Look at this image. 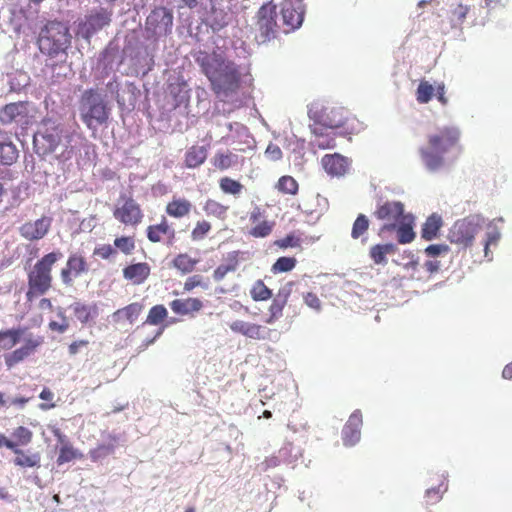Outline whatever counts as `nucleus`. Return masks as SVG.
I'll list each match as a JSON object with an SVG mask.
<instances>
[{"label":"nucleus","instance_id":"1","mask_svg":"<svg viewBox=\"0 0 512 512\" xmlns=\"http://www.w3.org/2000/svg\"><path fill=\"white\" fill-rule=\"evenodd\" d=\"M196 62L218 99L225 102L238 94L241 88V73L235 62L215 51H200Z\"/></svg>","mask_w":512,"mask_h":512},{"label":"nucleus","instance_id":"2","mask_svg":"<svg viewBox=\"0 0 512 512\" xmlns=\"http://www.w3.org/2000/svg\"><path fill=\"white\" fill-rule=\"evenodd\" d=\"M418 152L427 170L439 171L445 167L449 154H453L452 161H455L462 152L459 129L444 126L428 134L426 144Z\"/></svg>","mask_w":512,"mask_h":512},{"label":"nucleus","instance_id":"3","mask_svg":"<svg viewBox=\"0 0 512 512\" xmlns=\"http://www.w3.org/2000/svg\"><path fill=\"white\" fill-rule=\"evenodd\" d=\"M72 44L69 27L61 21H48L40 30L37 45L39 51L51 63L46 65L54 72L59 63H65Z\"/></svg>","mask_w":512,"mask_h":512},{"label":"nucleus","instance_id":"4","mask_svg":"<svg viewBox=\"0 0 512 512\" xmlns=\"http://www.w3.org/2000/svg\"><path fill=\"white\" fill-rule=\"evenodd\" d=\"M62 256L63 254L59 250L52 251L45 254L33 265L27 274V301L31 302L51 289L53 282L52 269Z\"/></svg>","mask_w":512,"mask_h":512},{"label":"nucleus","instance_id":"5","mask_svg":"<svg viewBox=\"0 0 512 512\" xmlns=\"http://www.w3.org/2000/svg\"><path fill=\"white\" fill-rule=\"evenodd\" d=\"M80 118L86 127L95 130L106 124L110 116V107L103 95L94 88L85 90L79 101Z\"/></svg>","mask_w":512,"mask_h":512},{"label":"nucleus","instance_id":"6","mask_svg":"<svg viewBox=\"0 0 512 512\" xmlns=\"http://www.w3.org/2000/svg\"><path fill=\"white\" fill-rule=\"evenodd\" d=\"M34 122V115L31 113L28 102H12L0 109V123L3 125L14 124L24 131Z\"/></svg>","mask_w":512,"mask_h":512},{"label":"nucleus","instance_id":"7","mask_svg":"<svg viewBox=\"0 0 512 512\" xmlns=\"http://www.w3.org/2000/svg\"><path fill=\"white\" fill-rule=\"evenodd\" d=\"M113 217L121 224L135 228L142 223L144 213L132 196L122 194L113 210Z\"/></svg>","mask_w":512,"mask_h":512},{"label":"nucleus","instance_id":"8","mask_svg":"<svg viewBox=\"0 0 512 512\" xmlns=\"http://www.w3.org/2000/svg\"><path fill=\"white\" fill-rule=\"evenodd\" d=\"M373 214L378 220L385 222L380 228V233L394 231L397 224L410 215L405 213L404 204L400 201H386L378 204Z\"/></svg>","mask_w":512,"mask_h":512},{"label":"nucleus","instance_id":"9","mask_svg":"<svg viewBox=\"0 0 512 512\" xmlns=\"http://www.w3.org/2000/svg\"><path fill=\"white\" fill-rule=\"evenodd\" d=\"M302 0H283L280 4V25L285 33L298 29L304 20Z\"/></svg>","mask_w":512,"mask_h":512},{"label":"nucleus","instance_id":"10","mask_svg":"<svg viewBox=\"0 0 512 512\" xmlns=\"http://www.w3.org/2000/svg\"><path fill=\"white\" fill-rule=\"evenodd\" d=\"M63 128L56 121L45 118L42 120L41 129L34 137V143L40 140L44 145V153L54 152L62 141Z\"/></svg>","mask_w":512,"mask_h":512},{"label":"nucleus","instance_id":"11","mask_svg":"<svg viewBox=\"0 0 512 512\" xmlns=\"http://www.w3.org/2000/svg\"><path fill=\"white\" fill-rule=\"evenodd\" d=\"M173 14L165 7H156L146 19V30L153 36H166L171 32Z\"/></svg>","mask_w":512,"mask_h":512},{"label":"nucleus","instance_id":"12","mask_svg":"<svg viewBox=\"0 0 512 512\" xmlns=\"http://www.w3.org/2000/svg\"><path fill=\"white\" fill-rule=\"evenodd\" d=\"M257 26L262 41L275 37L276 29L281 27L277 19L276 5L269 2L259 8L257 12Z\"/></svg>","mask_w":512,"mask_h":512},{"label":"nucleus","instance_id":"13","mask_svg":"<svg viewBox=\"0 0 512 512\" xmlns=\"http://www.w3.org/2000/svg\"><path fill=\"white\" fill-rule=\"evenodd\" d=\"M111 17L112 12L105 8L92 10L86 15L85 21L79 25L82 37L89 40L95 33L110 24Z\"/></svg>","mask_w":512,"mask_h":512},{"label":"nucleus","instance_id":"14","mask_svg":"<svg viewBox=\"0 0 512 512\" xmlns=\"http://www.w3.org/2000/svg\"><path fill=\"white\" fill-rule=\"evenodd\" d=\"M89 271V265L85 257L79 253L69 255L66 265L60 271L62 283L66 286H72L75 278L86 274Z\"/></svg>","mask_w":512,"mask_h":512},{"label":"nucleus","instance_id":"15","mask_svg":"<svg viewBox=\"0 0 512 512\" xmlns=\"http://www.w3.org/2000/svg\"><path fill=\"white\" fill-rule=\"evenodd\" d=\"M146 236L151 243L163 242L167 246H172L176 242V231L165 216H162L159 223L146 228Z\"/></svg>","mask_w":512,"mask_h":512},{"label":"nucleus","instance_id":"16","mask_svg":"<svg viewBox=\"0 0 512 512\" xmlns=\"http://www.w3.org/2000/svg\"><path fill=\"white\" fill-rule=\"evenodd\" d=\"M293 286L294 282L289 281L278 289L268 308L266 324H273L283 316V310L292 294Z\"/></svg>","mask_w":512,"mask_h":512},{"label":"nucleus","instance_id":"17","mask_svg":"<svg viewBox=\"0 0 512 512\" xmlns=\"http://www.w3.org/2000/svg\"><path fill=\"white\" fill-rule=\"evenodd\" d=\"M229 328L232 332L253 340H269L271 337V329L268 327L240 319L231 322Z\"/></svg>","mask_w":512,"mask_h":512},{"label":"nucleus","instance_id":"18","mask_svg":"<svg viewBox=\"0 0 512 512\" xmlns=\"http://www.w3.org/2000/svg\"><path fill=\"white\" fill-rule=\"evenodd\" d=\"M42 343L43 337L41 336H30L26 338L24 344L21 347L4 356L6 366L10 369L18 363L24 361L33 355L37 351L38 347L42 345Z\"/></svg>","mask_w":512,"mask_h":512},{"label":"nucleus","instance_id":"19","mask_svg":"<svg viewBox=\"0 0 512 512\" xmlns=\"http://www.w3.org/2000/svg\"><path fill=\"white\" fill-rule=\"evenodd\" d=\"M52 218L42 216L34 221H28L19 227L20 235L28 241L43 239L51 229Z\"/></svg>","mask_w":512,"mask_h":512},{"label":"nucleus","instance_id":"20","mask_svg":"<svg viewBox=\"0 0 512 512\" xmlns=\"http://www.w3.org/2000/svg\"><path fill=\"white\" fill-rule=\"evenodd\" d=\"M476 234V226L466 219L458 220L450 229L448 238L450 242L464 248L470 246Z\"/></svg>","mask_w":512,"mask_h":512},{"label":"nucleus","instance_id":"21","mask_svg":"<svg viewBox=\"0 0 512 512\" xmlns=\"http://www.w3.org/2000/svg\"><path fill=\"white\" fill-rule=\"evenodd\" d=\"M313 125H319L323 129H336L345 124L344 110L336 107H324L319 113H315Z\"/></svg>","mask_w":512,"mask_h":512},{"label":"nucleus","instance_id":"22","mask_svg":"<svg viewBox=\"0 0 512 512\" xmlns=\"http://www.w3.org/2000/svg\"><path fill=\"white\" fill-rule=\"evenodd\" d=\"M265 218L266 211L260 206H255L249 215V221L253 225L250 230L251 236L264 238L272 232L274 222L267 221Z\"/></svg>","mask_w":512,"mask_h":512},{"label":"nucleus","instance_id":"23","mask_svg":"<svg viewBox=\"0 0 512 512\" xmlns=\"http://www.w3.org/2000/svg\"><path fill=\"white\" fill-rule=\"evenodd\" d=\"M362 423L361 411L355 410L342 430V440L345 446H353L360 440Z\"/></svg>","mask_w":512,"mask_h":512},{"label":"nucleus","instance_id":"24","mask_svg":"<svg viewBox=\"0 0 512 512\" xmlns=\"http://www.w3.org/2000/svg\"><path fill=\"white\" fill-rule=\"evenodd\" d=\"M321 164L326 171L332 177L344 176L349 169V159L339 153L326 154L321 159Z\"/></svg>","mask_w":512,"mask_h":512},{"label":"nucleus","instance_id":"25","mask_svg":"<svg viewBox=\"0 0 512 512\" xmlns=\"http://www.w3.org/2000/svg\"><path fill=\"white\" fill-rule=\"evenodd\" d=\"M123 278L133 285L143 284L151 274V266L147 262L131 263L122 269Z\"/></svg>","mask_w":512,"mask_h":512},{"label":"nucleus","instance_id":"26","mask_svg":"<svg viewBox=\"0 0 512 512\" xmlns=\"http://www.w3.org/2000/svg\"><path fill=\"white\" fill-rule=\"evenodd\" d=\"M170 309L180 316H194L203 307V301L199 298L187 297L174 299L169 303Z\"/></svg>","mask_w":512,"mask_h":512},{"label":"nucleus","instance_id":"27","mask_svg":"<svg viewBox=\"0 0 512 512\" xmlns=\"http://www.w3.org/2000/svg\"><path fill=\"white\" fill-rule=\"evenodd\" d=\"M193 209V204L190 200L184 197L173 196L172 199L166 204L165 212L168 216L176 219L188 217Z\"/></svg>","mask_w":512,"mask_h":512},{"label":"nucleus","instance_id":"28","mask_svg":"<svg viewBox=\"0 0 512 512\" xmlns=\"http://www.w3.org/2000/svg\"><path fill=\"white\" fill-rule=\"evenodd\" d=\"M18 156L16 145L10 140L7 132L0 130V164L10 166L17 161Z\"/></svg>","mask_w":512,"mask_h":512},{"label":"nucleus","instance_id":"29","mask_svg":"<svg viewBox=\"0 0 512 512\" xmlns=\"http://www.w3.org/2000/svg\"><path fill=\"white\" fill-rule=\"evenodd\" d=\"M311 131L314 136L312 145L321 150L334 149L336 147V133L328 132L319 125H312Z\"/></svg>","mask_w":512,"mask_h":512},{"label":"nucleus","instance_id":"30","mask_svg":"<svg viewBox=\"0 0 512 512\" xmlns=\"http://www.w3.org/2000/svg\"><path fill=\"white\" fill-rule=\"evenodd\" d=\"M396 251L397 247L393 243L375 244L370 247L369 256L374 264L386 265L387 256L395 254Z\"/></svg>","mask_w":512,"mask_h":512},{"label":"nucleus","instance_id":"31","mask_svg":"<svg viewBox=\"0 0 512 512\" xmlns=\"http://www.w3.org/2000/svg\"><path fill=\"white\" fill-rule=\"evenodd\" d=\"M394 231H396L397 241L400 244L411 243L415 239L413 215L410 214L400 221Z\"/></svg>","mask_w":512,"mask_h":512},{"label":"nucleus","instance_id":"32","mask_svg":"<svg viewBox=\"0 0 512 512\" xmlns=\"http://www.w3.org/2000/svg\"><path fill=\"white\" fill-rule=\"evenodd\" d=\"M208 150L205 146L193 145L189 147L184 156V164L187 168H197L207 159Z\"/></svg>","mask_w":512,"mask_h":512},{"label":"nucleus","instance_id":"33","mask_svg":"<svg viewBox=\"0 0 512 512\" xmlns=\"http://www.w3.org/2000/svg\"><path fill=\"white\" fill-rule=\"evenodd\" d=\"M443 226L442 217L437 214H431L424 222L421 229V237L426 241H431L438 237L439 231Z\"/></svg>","mask_w":512,"mask_h":512},{"label":"nucleus","instance_id":"34","mask_svg":"<svg viewBox=\"0 0 512 512\" xmlns=\"http://www.w3.org/2000/svg\"><path fill=\"white\" fill-rule=\"evenodd\" d=\"M239 265V252L233 251L228 253L226 262L219 265L213 272V279L217 282L223 280L230 272H235Z\"/></svg>","mask_w":512,"mask_h":512},{"label":"nucleus","instance_id":"35","mask_svg":"<svg viewBox=\"0 0 512 512\" xmlns=\"http://www.w3.org/2000/svg\"><path fill=\"white\" fill-rule=\"evenodd\" d=\"M327 198L319 193L309 195L303 202V212L308 215L320 214L328 208Z\"/></svg>","mask_w":512,"mask_h":512},{"label":"nucleus","instance_id":"36","mask_svg":"<svg viewBox=\"0 0 512 512\" xmlns=\"http://www.w3.org/2000/svg\"><path fill=\"white\" fill-rule=\"evenodd\" d=\"M143 308L144 306L141 303L133 302L123 308L116 310L113 313V318L115 321H119L124 318L129 321L130 324H133L142 313Z\"/></svg>","mask_w":512,"mask_h":512},{"label":"nucleus","instance_id":"37","mask_svg":"<svg viewBox=\"0 0 512 512\" xmlns=\"http://www.w3.org/2000/svg\"><path fill=\"white\" fill-rule=\"evenodd\" d=\"M11 451L16 455L14 458V464L23 468H32L40 465V455L38 453L26 454L22 449L16 447Z\"/></svg>","mask_w":512,"mask_h":512},{"label":"nucleus","instance_id":"38","mask_svg":"<svg viewBox=\"0 0 512 512\" xmlns=\"http://www.w3.org/2000/svg\"><path fill=\"white\" fill-rule=\"evenodd\" d=\"M114 248H116V255L122 253L125 256H130L136 249L135 235H121L116 236L113 241Z\"/></svg>","mask_w":512,"mask_h":512},{"label":"nucleus","instance_id":"39","mask_svg":"<svg viewBox=\"0 0 512 512\" xmlns=\"http://www.w3.org/2000/svg\"><path fill=\"white\" fill-rule=\"evenodd\" d=\"M26 328L18 327L7 330H0V347L11 349L19 341Z\"/></svg>","mask_w":512,"mask_h":512},{"label":"nucleus","instance_id":"40","mask_svg":"<svg viewBox=\"0 0 512 512\" xmlns=\"http://www.w3.org/2000/svg\"><path fill=\"white\" fill-rule=\"evenodd\" d=\"M369 226L370 221L368 217L364 214H359L352 225L351 237L354 240L361 239L362 243H366Z\"/></svg>","mask_w":512,"mask_h":512},{"label":"nucleus","instance_id":"41","mask_svg":"<svg viewBox=\"0 0 512 512\" xmlns=\"http://www.w3.org/2000/svg\"><path fill=\"white\" fill-rule=\"evenodd\" d=\"M275 188L281 194L295 196L299 191V184L294 177L284 175L278 179Z\"/></svg>","mask_w":512,"mask_h":512},{"label":"nucleus","instance_id":"42","mask_svg":"<svg viewBox=\"0 0 512 512\" xmlns=\"http://www.w3.org/2000/svg\"><path fill=\"white\" fill-rule=\"evenodd\" d=\"M73 313L77 320L81 323L85 324L89 322V320L97 314V306L96 305H87L80 302H76L73 306Z\"/></svg>","mask_w":512,"mask_h":512},{"label":"nucleus","instance_id":"43","mask_svg":"<svg viewBox=\"0 0 512 512\" xmlns=\"http://www.w3.org/2000/svg\"><path fill=\"white\" fill-rule=\"evenodd\" d=\"M197 263V259L190 257L186 253L178 254L172 261L173 267L183 274L192 272L195 269Z\"/></svg>","mask_w":512,"mask_h":512},{"label":"nucleus","instance_id":"44","mask_svg":"<svg viewBox=\"0 0 512 512\" xmlns=\"http://www.w3.org/2000/svg\"><path fill=\"white\" fill-rule=\"evenodd\" d=\"M168 311L162 304L154 305L150 308L144 324L158 326L167 318Z\"/></svg>","mask_w":512,"mask_h":512},{"label":"nucleus","instance_id":"45","mask_svg":"<svg viewBox=\"0 0 512 512\" xmlns=\"http://www.w3.org/2000/svg\"><path fill=\"white\" fill-rule=\"evenodd\" d=\"M237 163V155L232 152L221 153L218 152L212 159L213 166L218 170H227Z\"/></svg>","mask_w":512,"mask_h":512},{"label":"nucleus","instance_id":"46","mask_svg":"<svg viewBox=\"0 0 512 512\" xmlns=\"http://www.w3.org/2000/svg\"><path fill=\"white\" fill-rule=\"evenodd\" d=\"M272 295V290L262 280L255 281L250 289V296L256 302L267 301Z\"/></svg>","mask_w":512,"mask_h":512},{"label":"nucleus","instance_id":"47","mask_svg":"<svg viewBox=\"0 0 512 512\" xmlns=\"http://www.w3.org/2000/svg\"><path fill=\"white\" fill-rule=\"evenodd\" d=\"M116 438L112 437V442L99 444L97 447L89 451V456L92 461L96 462L106 458L115 450Z\"/></svg>","mask_w":512,"mask_h":512},{"label":"nucleus","instance_id":"48","mask_svg":"<svg viewBox=\"0 0 512 512\" xmlns=\"http://www.w3.org/2000/svg\"><path fill=\"white\" fill-rule=\"evenodd\" d=\"M219 187L223 193L233 196H239L244 188V186L239 181L234 180L228 176L222 177L219 180Z\"/></svg>","mask_w":512,"mask_h":512},{"label":"nucleus","instance_id":"49","mask_svg":"<svg viewBox=\"0 0 512 512\" xmlns=\"http://www.w3.org/2000/svg\"><path fill=\"white\" fill-rule=\"evenodd\" d=\"M446 491L447 484L444 480H442L437 487H431L427 489L424 497L426 506L438 503Z\"/></svg>","mask_w":512,"mask_h":512},{"label":"nucleus","instance_id":"50","mask_svg":"<svg viewBox=\"0 0 512 512\" xmlns=\"http://www.w3.org/2000/svg\"><path fill=\"white\" fill-rule=\"evenodd\" d=\"M12 437L16 447L27 446L32 442L33 432L25 426H18L13 430Z\"/></svg>","mask_w":512,"mask_h":512},{"label":"nucleus","instance_id":"51","mask_svg":"<svg viewBox=\"0 0 512 512\" xmlns=\"http://www.w3.org/2000/svg\"><path fill=\"white\" fill-rule=\"evenodd\" d=\"M435 88L426 80H421L416 90V100L420 104L428 103L434 96Z\"/></svg>","mask_w":512,"mask_h":512},{"label":"nucleus","instance_id":"52","mask_svg":"<svg viewBox=\"0 0 512 512\" xmlns=\"http://www.w3.org/2000/svg\"><path fill=\"white\" fill-rule=\"evenodd\" d=\"M93 256L104 261L114 260L117 257L116 248L109 243L98 244L93 249Z\"/></svg>","mask_w":512,"mask_h":512},{"label":"nucleus","instance_id":"53","mask_svg":"<svg viewBox=\"0 0 512 512\" xmlns=\"http://www.w3.org/2000/svg\"><path fill=\"white\" fill-rule=\"evenodd\" d=\"M203 210L207 215H212L222 219L225 217L228 207L216 200L208 199L203 206Z\"/></svg>","mask_w":512,"mask_h":512},{"label":"nucleus","instance_id":"54","mask_svg":"<svg viewBox=\"0 0 512 512\" xmlns=\"http://www.w3.org/2000/svg\"><path fill=\"white\" fill-rule=\"evenodd\" d=\"M297 260L294 257H280L272 265L271 271L274 274L289 272L295 268Z\"/></svg>","mask_w":512,"mask_h":512},{"label":"nucleus","instance_id":"55","mask_svg":"<svg viewBox=\"0 0 512 512\" xmlns=\"http://www.w3.org/2000/svg\"><path fill=\"white\" fill-rule=\"evenodd\" d=\"M81 455H78L77 451L73 448L70 442H65L59 449V455L57 458L58 465L70 462Z\"/></svg>","mask_w":512,"mask_h":512},{"label":"nucleus","instance_id":"56","mask_svg":"<svg viewBox=\"0 0 512 512\" xmlns=\"http://www.w3.org/2000/svg\"><path fill=\"white\" fill-rule=\"evenodd\" d=\"M212 226L211 224L206 220L198 221L195 224V227L191 231V239L193 241H200L203 240L207 234L211 231Z\"/></svg>","mask_w":512,"mask_h":512},{"label":"nucleus","instance_id":"57","mask_svg":"<svg viewBox=\"0 0 512 512\" xmlns=\"http://www.w3.org/2000/svg\"><path fill=\"white\" fill-rule=\"evenodd\" d=\"M304 303L315 310L316 312H320L322 309V302L319 297L313 292H307L303 295Z\"/></svg>","mask_w":512,"mask_h":512},{"label":"nucleus","instance_id":"58","mask_svg":"<svg viewBox=\"0 0 512 512\" xmlns=\"http://www.w3.org/2000/svg\"><path fill=\"white\" fill-rule=\"evenodd\" d=\"M449 247L444 244H432L426 247L425 253L428 257H437L442 254H447Z\"/></svg>","mask_w":512,"mask_h":512},{"label":"nucleus","instance_id":"59","mask_svg":"<svg viewBox=\"0 0 512 512\" xmlns=\"http://www.w3.org/2000/svg\"><path fill=\"white\" fill-rule=\"evenodd\" d=\"M276 245L282 249H286L289 247H299L300 246V238H298L294 235H287L284 238L277 240Z\"/></svg>","mask_w":512,"mask_h":512},{"label":"nucleus","instance_id":"60","mask_svg":"<svg viewBox=\"0 0 512 512\" xmlns=\"http://www.w3.org/2000/svg\"><path fill=\"white\" fill-rule=\"evenodd\" d=\"M206 287V284L203 283V278L200 275H193L188 277L184 283V291L190 292L196 287Z\"/></svg>","mask_w":512,"mask_h":512},{"label":"nucleus","instance_id":"61","mask_svg":"<svg viewBox=\"0 0 512 512\" xmlns=\"http://www.w3.org/2000/svg\"><path fill=\"white\" fill-rule=\"evenodd\" d=\"M265 156L271 161H278L282 158V151L277 144L270 143L265 150Z\"/></svg>","mask_w":512,"mask_h":512},{"label":"nucleus","instance_id":"62","mask_svg":"<svg viewBox=\"0 0 512 512\" xmlns=\"http://www.w3.org/2000/svg\"><path fill=\"white\" fill-rule=\"evenodd\" d=\"M500 235L497 232H490L487 234L486 239L484 241V251L485 256H488V249L490 245H496Z\"/></svg>","mask_w":512,"mask_h":512},{"label":"nucleus","instance_id":"63","mask_svg":"<svg viewBox=\"0 0 512 512\" xmlns=\"http://www.w3.org/2000/svg\"><path fill=\"white\" fill-rule=\"evenodd\" d=\"M436 96H437L438 101L442 105H446L448 103V99L445 96V84L444 83H440L437 85Z\"/></svg>","mask_w":512,"mask_h":512},{"label":"nucleus","instance_id":"64","mask_svg":"<svg viewBox=\"0 0 512 512\" xmlns=\"http://www.w3.org/2000/svg\"><path fill=\"white\" fill-rule=\"evenodd\" d=\"M88 343H89V342H88L87 340H79V341H75V342L71 343V344L69 345V348H68L69 353H70L71 355H75V354H77V353H78V351H79V348H80V347L87 346V345H88Z\"/></svg>","mask_w":512,"mask_h":512}]
</instances>
